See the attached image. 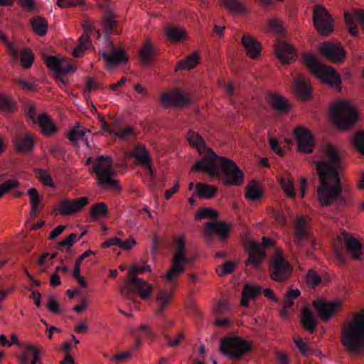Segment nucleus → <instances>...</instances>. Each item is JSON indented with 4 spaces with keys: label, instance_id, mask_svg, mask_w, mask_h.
<instances>
[{
    "label": "nucleus",
    "instance_id": "1",
    "mask_svg": "<svg viewBox=\"0 0 364 364\" xmlns=\"http://www.w3.org/2000/svg\"><path fill=\"white\" fill-rule=\"evenodd\" d=\"M321 158L314 162L319 178L317 195L320 204L323 206H330L333 203L342 207L348 205V198L342 194L339 176L341 156L338 151L332 144L323 146Z\"/></svg>",
    "mask_w": 364,
    "mask_h": 364
},
{
    "label": "nucleus",
    "instance_id": "2",
    "mask_svg": "<svg viewBox=\"0 0 364 364\" xmlns=\"http://www.w3.org/2000/svg\"><path fill=\"white\" fill-rule=\"evenodd\" d=\"M186 137L190 145L203 156L196 161L191 171H202L212 178H219L226 186H239L243 183V172L235 161L217 155L207 146L203 138L193 130H189Z\"/></svg>",
    "mask_w": 364,
    "mask_h": 364
},
{
    "label": "nucleus",
    "instance_id": "3",
    "mask_svg": "<svg viewBox=\"0 0 364 364\" xmlns=\"http://www.w3.org/2000/svg\"><path fill=\"white\" fill-rule=\"evenodd\" d=\"M174 252L171 261V267L164 277L166 282L171 285V289H161L157 292L156 314H162L168 306L172 299V291L177 284L179 277L186 271V266L193 261L187 255L186 241L184 236H178L173 240Z\"/></svg>",
    "mask_w": 364,
    "mask_h": 364
},
{
    "label": "nucleus",
    "instance_id": "4",
    "mask_svg": "<svg viewBox=\"0 0 364 364\" xmlns=\"http://www.w3.org/2000/svg\"><path fill=\"white\" fill-rule=\"evenodd\" d=\"M341 342L351 354L364 353V309L355 313L341 328Z\"/></svg>",
    "mask_w": 364,
    "mask_h": 364
},
{
    "label": "nucleus",
    "instance_id": "5",
    "mask_svg": "<svg viewBox=\"0 0 364 364\" xmlns=\"http://www.w3.org/2000/svg\"><path fill=\"white\" fill-rule=\"evenodd\" d=\"M92 163L95 164L92 171L96 174L99 186L103 189L119 190V181L114 179L116 172L112 166V158L102 155L95 161L92 157L87 158L86 164Z\"/></svg>",
    "mask_w": 364,
    "mask_h": 364
},
{
    "label": "nucleus",
    "instance_id": "6",
    "mask_svg": "<svg viewBox=\"0 0 364 364\" xmlns=\"http://www.w3.org/2000/svg\"><path fill=\"white\" fill-rule=\"evenodd\" d=\"M333 123L339 129H347L358 119L355 107L348 101H339L330 110Z\"/></svg>",
    "mask_w": 364,
    "mask_h": 364
},
{
    "label": "nucleus",
    "instance_id": "7",
    "mask_svg": "<svg viewBox=\"0 0 364 364\" xmlns=\"http://www.w3.org/2000/svg\"><path fill=\"white\" fill-rule=\"evenodd\" d=\"M303 62L306 66L322 82L331 86H339L341 83L340 75L332 68L320 63V61L311 53L303 55Z\"/></svg>",
    "mask_w": 364,
    "mask_h": 364
},
{
    "label": "nucleus",
    "instance_id": "8",
    "mask_svg": "<svg viewBox=\"0 0 364 364\" xmlns=\"http://www.w3.org/2000/svg\"><path fill=\"white\" fill-rule=\"evenodd\" d=\"M220 350L230 358L240 359L251 350V346L239 336H227L221 340Z\"/></svg>",
    "mask_w": 364,
    "mask_h": 364
},
{
    "label": "nucleus",
    "instance_id": "9",
    "mask_svg": "<svg viewBox=\"0 0 364 364\" xmlns=\"http://www.w3.org/2000/svg\"><path fill=\"white\" fill-rule=\"evenodd\" d=\"M269 269L272 280L277 282H284L291 277L293 267L284 257L282 253L278 251L271 259Z\"/></svg>",
    "mask_w": 364,
    "mask_h": 364
},
{
    "label": "nucleus",
    "instance_id": "10",
    "mask_svg": "<svg viewBox=\"0 0 364 364\" xmlns=\"http://www.w3.org/2000/svg\"><path fill=\"white\" fill-rule=\"evenodd\" d=\"M146 272H151L150 265L144 264L142 267L132 265L128 272L129 279L127 282L135 287L141 298L147 299L151 296L153 287L146 280L137 277V274H144Z\"/></svg>",
    "mask_w": 364,
    "mask_h": 364
},
{
    "label": "nucleus",
    "instance_id": "11",
    "mask_svg": "<svg viewBox=\"0 0 364 364\" xmlns=\"http://www.w3.org/2000/svg\"><path fill=\"white\" fill-rule=\"evenodd\" d=\"M274 245V240L267 237H262V244L251 242L249 245L248 258L245 262L246 266L252 265L255 269L259 268L267 257L264 247H272Z\"/></svg>",
    "mask_w": 364,
    "mask_h": 364
},
{
    "label": "nucleus",
    "instance_id": "12",
    "mask_svg": "<svg viewBox=\"0 0 364 364\" xmlns=\"http://www.w3.org/2000/svg\"><path fill=\"white\" fill-rule=\"evenodd\" d=\"M313 22L316 30L322 35H329L333 30V18L321 5H316L314 9Z\"/></svg>",
    "mask_w": 364,
    "mask_h": 364
},
{
    "label": "nucleus",
    "instance_id": "13",
    "mask_svg": "<svg viewBox=\"0 0 364 364\" xmlns=\"http://www.w3.org/2000/svg\"><path fill=\"white\" fill-rule=\"evenodd\" d=\"M106 48L100 50V53L107 67L112 68L128 60V57L123 49L116 47L109 39L106 41Z\"/></svg>",
    "mask_w": 364,
    "mask_h": 364
},
{
    "label": "nucleus",
    "instance_id": "14",
    "mask_svg": "<svg viewBox=\"0 0 364 364\" xmlns=\"http://www.w3.org/2000/svg\"><path fill=\"white\" fill-rule=\"evenodd\" d=\"M294 134L298 144L299 151L306 154L312 153L315 141L311 132L299 126L294 129Z\"/></svg>",
    "mask_w": 364,
    "mask_h": 364
},
{
    "label": "nucleus",
    "instance_id": "15",
    "mask_svg": "<svg viewBox=\"0 0 364 364\" xmlns=\"http://www.w3.org/2000/svg\"><path fill=\"white\" fill-rule=\"evenodd\" d=\"M341 305V302L339 301L328 302L322 299H318L313 301L314 307L319 317L323 321L329 320L338 310Z\"/></svg>",
    "mask_w": 364,
    "mask_h": 364
},
{
    "label": "nucleus",
    "instance_id": "16",
    "mask_svg": "<svg viewBox=\"0 0 364 364\" xmlns=\"http://www.w3.org/2000/svg\"><path fill=\"white\" fill-rule=\"evenodd\" d=\"M275 53L283 64H290L296 58L294 48L282 39L278 38L275 44Z\"/></svg>",
    "mask_w": 364,
    "mask_h": 364
},
{
    "label": "nucleus",
    "instance_id": "17",
    "mask_svg": "<svg viewBox=\"0 0 364 364\" xmlns=\"http://www.w3.org/2000/svg\"><path fill=\"white\" fill-rule=\"evenodd\" d=\"M47 66L58 75H68L75 71V68L66 59L50 55L46 59Z\"/></svg>",
    "mask_w": 364,
    "mask_h": 364
},
{
    "label": "nucleus",
    "instance_id": "18",
    "mask_svg": "<svg viewBox=\"0 0 364 364\" xmlns=\"http://www.w3.org/2000/svg\"><path fill=\"white\" fill-rule=\"evenodd\" d=\"M88 203L86 197L77 198L74 200L65 199L59 205L60 213L63 215H70L76 211L82 209Z\"/></svg>",
    "mask_w": 364,
    "mask_h": 364
},
{
    "label": "nucleus",
    "instance_id": "19",
    "mask_svg": "<svg viewBox=\"0 0 364 364\" xmlns=\"http://www.w3.org/2000/svg\"><path fill=\"white\" fill-rule=\"evenodd\" d=\"M16 149L23 154L30 153L34 148V138L31 133L18 134L14 138Z\"/></svg>",
    "mask_w": 364,
    "mask_h": 364
},
{
    "label": "nucleus",
    "instance_id": "20",
    "mask_svg": "<svg viewBox=\"0 0 364 364\" xmlns=\"http://www.w3.org/2000/svg\"><path fill=\"white\" fill-rule=\"evenodd\" d=\"M161 101L168 106H183L189 102L182 92L176 90L172 92H164L161 97Z\"/></svg>",
    "mask_w": 364,
    "mask_h": 364
},
{
    "label": "nucleus",
    "instance_id": "21",
    "mask_svg": "<svg viewBox=\"0 0 364 364\" xmlns=\"http://www.w3.org/2000/svg\"><path fill=\"white\" fill-rule=\"evenodd\" d=\"M307 222L304 217L296 219L294 225V242L299 247L301 244L309 239Z\"/></svg>",
    "mask_w": 364,
    "mask_h": 364
},
{
    "label": "nucleus",
    "instance_id": "22",
    "mask_svg": "<svg viewBox=\"0 0 364 364\" xmlns=\"http://www.w3.org/2000/svg\"><path fill=\"white\" fill-rule=\"evenodd\" d=\"M321 51L327 58L334 62H341L345 58V51L341 46L328 42L323 43Z\"/></svg>",
    "mask_w": 364,
    "mask_h": 364
},
{
    "label": "nucleus",
    "instance_id": "23",
    "mask_svg": "<svg viewBox=\"0 0 364 364\" xmlns=\"http://www.w3.org/2000/svg\"><path fill=\"white\" fill-rule=\"evenodd\" d=\"M204 231L210 242L212 240L211 234L213 232L217 233L221 239L224 240L229 235L230 226L225 223L209 222L207 223Z\"/></svg>",
    "mask_w": 364,
    "mask_h": 364
},
{
    "label": "nucleus",
    "instance_id": "24",
    "mask_svg": "<svg viewBox=\"0 0 364 364\" xmlns=\"http://www.w3.org/2000/svg\"><path fill=\"white\" fill-rule=\"evenodd\" d=\"M242 43L250 58L256 59L260 55L261 45L252 36L244 34L242 37Z\"/></svg>",
    "mask_w": 364,
    "mask_h": 364
},
{
    "label": "nucleus",
    "instance_id": "25",
    "mask_svg": "<svg viewBox=\"0 0 364 364\" xmlns=\"http://www.w3.org/2000/svg\"><path fill=\"white\" fill-rule=\"evenodd\" d=\"M343 239L346 249L353 258L359 259L363 250L362 244L354 237L348 235L346 232H343Z\"/></svg>",
    "mask_w": 364,
    "mask_h": 364
},
{
    "label": "nucleus",
    "instance_id": "26",
    "mask_svg": "<svg viewBox=\"0 0 364 364\" xmlns=\"http://www.w3.org/2000/svg\"><path fill=\"white\" fill-rule=\"evenodd\" d=\"M9 50L13 59L17 60L19 58L22 63V66L24 68L28 69L32 66L34 56L33 52L30 49H23L19 55L18 50L14 46H11Z\"/></svg>",
    "mask_w": 364,
    "mask_h": 364
},
{
    "label": "nucleus",
    "instance_id": "27",
    "mask_svg": "<svg viewBox=\"0 0 364 364\" xmlns=\"http://www.w3.org/2000/svg\"><path fill=\"white\" fill-rule=\"evenodd\" d=\"M294 82V90L298 97L302 99H307L311 96V85L303 77H295Z\"/></svg>",
    "mask_w": 364,
    "mask_h": 364
},
{
    "label": "nucleus",
    "instance_id": "28",
    "mask_svg": "<svg viewBox=\"0 0 364 364\" xmlns=\"http://www.w3.org/2000/svg\"><path fill=\"white\" fill-rule=\"evenodd\" d=\"M38 124L45 136H50L57 132V127L47 114L41 113L38 116Z\"/></svg>",
    "mask_w": 364,
    "mask_h": 364
},
{
    "label": "nucleus",
    "instance_id": "29",
    "mask_svg": "<svg viewBox=\"0 0 364 364\" xmlns=\"http://www.w3.org/2000/svg\"><path fill=\"white\" fill-rule=\"evenodd\" d=\"M301 321L303 327L309 332L314 333L316 331V319L308 306L304 307L301 311Z\"/></svg>",
    "mask_w": 364,
    "mask_h": 364
},
{
    "label": "nucleus",
    "instance_id": "30",
    "mask_svg": "<svg viewBox=\"0 0 364 364\" xmlns=\"http://www.w3.org/2000/svg\"><path fill=\"white\" fill-rule=\"evenodd\" d=\"M269 103L271 107L279 113H286L290 109L287 100L277 94L270 95Z\"/></svg>",
    "mask_w": 364,
    "mask_h": 364
},
{
    "label": "nucleus",
    "instance_id": "31",
    "mask_svg": "<svg viewBox=\"0 0 364 364\" xmlns=\"http://www.w3.org/2000/svg\"><path fill=\"white\" fill-rule=\"evenodd\" d=\"M261 293V289L258 287L246 284L242 292L241 305L249 306L250 299H255Z\"/></svg>",
    "mask_w": 364,
    "mask_h": 364
},
{
    "label": "nucleus",
    "instance_id": "32",
    "mask_svg": "<svg viewBox=\"0 0 364 364\" xmlns=\"http://www.w3.org/2000/svg\"><path fill=\"white\" fill-rule=\"evenodd\" d=\"M132 156L137 160L139 164L141 165H149L151 162V156L143 145H136L133 150Z\"/></svg>",
    "mask_w": 364,
    "mask_h": 364
},
{
    "label": "nucleus",
    "instance_id": "33",
    "mask_svg": "<svg viewBox=\"0 0 364 364\" xmlns=\"http://www.w3.org/2000/svg\"><path fill=\"white\" fill-rule=\"evenodd\" d=\"M220 4L231 14H245V6L238 0H220Z\"/></svg>",
    "mask_w": 364,
    "mask_h": 364
},
{
    "label": "nucleus",
    "instance_id": "34",
    "mask_svg": "<svg viewBox=\"0 0 364 364\" xmlns=\"http://www.w3.org/2000/svg\"><path fill=\"white\" fill-rule=\"evenodd\" d=\"M199 63L198 52L188 56L186 59L180 60L176 67L175 70H191L195 68Z\"/></svg>",
    "mask_w": 364,
    "mask_h": 364
},
{
    "label": "nucleus",
    "instance_id": "35",
    "mask_svg": "<svg viewBox=\"0 0 364 364\" xmlns=\"http://www.w3.org/2000/svg\"><path fill=\"white\" fill-rule=\"evenodd\" d=\"M139 331H144L147 337L150 339H154L155 338V333L152 331V330L147 325H141L139 327L138 329H134L133 333L135 336V343L132 346V350H137L140 346H141V338L138 334Z\"/></svg>",
    "mask_w": 364,
    "mask_h": 364
},
{
    "label": "nucleus",
    "instance_id": "36",
    "mask_svg": "<svg viewBox=\"0 0 364 364\" xmlns=\"http://www.w3.org/2000/svg\"><path fill=\"white\" fill-rule=\"evenodd\" d=\"M102 129L112 135L116 136L121 139H125L127 136L131 135L133 132V130L131 127H125L122 129V131H114L109 123H107L106 121L102 120L101 123Z\"/></svg>",
    "mask_w": 364,
    "mask_h": 364
},
{
    "label": "nucleus",
    "instance_id": "37",
    "mask_svg": "<svg viewBox=\"0 0 364 364\" xmlns=\"http://www.w3.org/2000/svg\"><path fill=\"white\" fill-rule=\"evenodd\" d=\"M31 205V215L34 218L38 216L39 204L41 203L42 198L39 196L38 190L35 188H30L28 191Z\"/></svg>",
    "mask_w": 364,
    "mask_h": 364
},
{
    "label": "nucleus",
    "instance_id": "38",
    "mask_svg": "<svg viewBox=\"0 0 364 364\" xmlns=\"http://www.w3.org/2000/svg\"><path fill=\"white\" fill-rule=\"evenodd\" d=\"M217 188L213 186H210L203 183H198L196 184V192L200 198H213L217 193Z\"/></svg>",
    "mask_w": 364,
    "mask_h": 364
},
{
    "label": "nucleus",
    "instance_id": "39",
    "mask_svg": "<svg viewBox=\"0 0 364 364\" xmlns=\"http://www.w3.org/2000/svg\"><path fill=\"white\" fill-rule=\"evenodd\" d=\"M31 24L33 30L40 36H43L48 31L47 21L39 16L34 17L31 20Z\"/></svg>",
    "mask_w": 364,
    "mask_h": 364
},
{
    "label": "nucleus",
    "instance_id": "40",
    "mask_svg": "<svg viewBox=\"0 0 364 364\" xmlns=\"http://www.w3.org/2000/svg\"><path fill=\"white\" fill-rule=\"evenodd\" d=\"M165 32L168 40L172 42L181 41L184 40L186 36V34L183 31L174 26L166 27Z\"/></svg>",
    "mask_w": 364,
    "mask_h": 364
},
{
    "label": "nucleus",
    "instance_id": "41",
    "mask_svg": "<svg viewBox=\"0 0 364 364\" xmlns=\"http://www.w3.org/2000/svg\"><path fill=\"white\" fill-rule=\"evenodd\" d=\"M82 28L84 33L80 37L79 42H80L82 46L89 48L91 43L90 33L93 31L94 27L90 22L85 21L82 23Z\"/></svg>",
    "mask_w": 364,
    "mask_h": 364
},
{
    "label": "nucleus",
    "instance_id": "42",
    "mask_svg": "<svg viewBox=\"0 0 364 364\" xmlns=\"http://www.w3.org/2000/svg\"><path fill=\"white\" fill-rule=\"evenodd\" d=\"M155 50L150 43H146L140 50L139 55L142 63L147 65L151 63Z\"/></svg>",
    "mask_w": 364,
    "mask_h": 364
},
{
    "label": "nucleus",
    "instance_id": "43",
    "mask_svg": "<svg viewBox=\"0 0 364 364\" xmlns=\"http://www.w3.org/2000/svg\"><path fill=\"white\" fill-rule=\"evenodd\" d=\"M89 132V130L80 129L79 127H74L68 132V138L73 144H77L79 140H84L87 143V140L84 136L85 133Z\"/></svg>",
    "mask_w": 364,
    "mask_h": 364
},
{
    "label": "nucleus",
    "instance_id": "44",
    "mask_svg": "<svg viewBox=\"0 0 364 364\" xmlns=\"http://www.w3.org/2000/svg\"><path fill=\"white\" fill-rule=\"evenodd\" d=\"M90 213L95 220L106 216L108 214V208L105 203H97L91 207Z\"/></svg>",
    "mask_w": 364,
    "mask_h": 364
},
{
    "label": "nucleus",
    "instance_id": "45",
    "mask_svg": "<svg viewBox=\"0 0 364 364\" xmlns=\"http://www.w3.org/2000/svg\"><path fill=\"white\" fill-rule=\"evenodd\" d=\"M279 182L282 188L283 189L286 195L289 198H294L296 193L293 181L289 177L284 176L280 178Z\"/></svg>",
    "mask_w": 364,
    "mask_h": 364
},
{
    "label": "nucleus",
    "instance_id": "46",
    "mask_svg": "<svg viewBox=\"0 0 364 364\" xmlns=\"http://www.w3.org/2000/svg\"><path fill=\"white\" fill-rule=\"evenodd\" d=\"M263 196V191L257 184L250 186L246 191L245 196L250 200H259Z\"/></svg>",
    "mask_w": 364,
    "mask_h": 364
},
{
    "label": "nucleus",
    "instance_id": "47",
    "mask_svg": "<svg viewBox=\"0 0 364 364\" xmlns=\"http://www.w3.org/2000/svg\"><path fill=\"white\" fill-rule=\"evenodd\" d=\"M344 20L350 33L353 36H358V26L355 22L353 16L348 12H346L344 14Z\"/></svg>",
    "mask_w": 364,
    "mask_h": 364
},
{
    "label": "nucleus",
    "instance_id": "48",
    "mask_svg": "<svg viewBox=\"0 0 364 364\" xmlns=\"http://www.w3.org/2000/svg\"><path fill=\"white\" fill-rule=\"evenodd\" d=\"M104 25L107 35H111L117 33L114 29L116 28V21L114 16L111 13H107L104 18Z\"/></svg>",
    "mask_w": 364,
    "mask_h": 364
},
{
    "label": "nucleus",
    "instance_id": "49",
    "mask_svg": "<svg viewBox=\"0 0 364 364\" xmlns=\"http://www.w3.org/2000/svg\"><path fill=\"white\" fill-rule=\"evenodd\" d=\"M218 218V213L215 210L208 208L200 209L196 214V218L198 220L204 218L217 219Z\"/></svg>",
    "mask_w": 364,
    "mask_h": 364
},
{
    "label": "nucleus",
    "instance_id": "50",
    "mask_svg": "<svg viewBox=\"0 0 364 364\" xmlns=\"http://www.w3.org/2000/svg\"><path fill=\"white\" fill-rule=\"evenodd\" d=\"M236 264L233 261H227L225 262L221 267L218 269H217L218 274L220 277H223L226 274L232 273L235 268Z\"/></svg>",
    "mask_w": 364,
    "mask_h": 364
},
{
    "label": "nucleus",
    "instance_id": "51",
    "mask_svg": "<svg viewBox=\"0 0 364 364\" xmlns=\"http://www.w3.org/2000/svg\"><path fill=\"white\" fill-rule=\"evenodd\" d=\"M306 282L309 287L314 288L321 282V278L315 271L310 270L306 275Z\"/></svg>",
    "mask_w": 364,
    "mask_h": 364
},
{
    "label": "nucleus",
    "instance_id": "52",
    "mask_svg": "<svg viewBox=\"0 0 364 364\" xmlns=\"http://www.w3.org/2000/svg\"><path fill=\"white\" fill-rule=\"evenodd\" d=\"M18 186V181L15 179L8 180L2 184H0V198H1L9 191L16 188Z\"/></svg>",
    "mask_w": 364,
    "mask_h": 364
},
{
    "label": "nucleus",
    "instance_id": "53",
    "mask_svg": "<svg viewBox=\"0 0 364 364\" xmlns=\"http://www.w3.org/2000/svg\"><path fill=\"white\" fill-rule=\"evenodd\" d=\"M269 28L271 31L274 33L282 36L284 34V28L279 21L277 19L273 18L269 21L268 23Z\"/></svg>",
    "mask_w": 364,
    "mask_h": 364
},
{
    "label": "nucleus",
    "instance_id": "54",
    "mask_svg": "<svg viewBox=\"0 0 364 364\" xmlns=\"http://www.w3.org/2000/svg\"><path fill=\"white\" fill-rule=\"evenodd\" d=\"M38 179L46 186L53 187L54 184L51 176L46 170L40 169L38 172Z\"/></svg>",
    "mask_w": 364,
    "mask_h": 364
},
{
    "label": "nucleus",
    "instance_id": "55",
    "mask_svg": "<svg viewBox=\"0 0 364 364\" xmlns=\"http://www.w3.org/2000/svg\"><path fill=\"white\" fill-rule=\"evenodd\" d=\"M77 240V235L75 233H71L68 237L65 238L63 240L60 241L58 244V248L61 250L63 247H67L70 248L75 243Z\"/></svg>",
    "mask_w": 364,
    "mask_h": 364
},
{
    "label": "nucleus",
    "instance_id": "56",
    "mask_svg": "<svg viewBox=\"0 0 364 364\" xmlns=\"http://www.w3.org/2000/svg\"><path fill=\"white\" fill-rule=\"evenodd\" d=\"M26 349L31 352L32 354V360L31 364H41V358L40 357L41 352L39 349H38L36 346L32 345H28L26 347Z\"/></svg>",
    "mask_w": 364,
    "mask_h": 364
},
{
    "label": "nucleus",
    "instance_id": "57",
    "mask_svg": "<svg viewBox=\"0 0 364 364\" xmlns=\"http://www.w3.org/2000/svg\"><path fill=\"white\" fill-rule=\"evenodd\" d=\"M353 144L360 153L364 155V132H359L354 136Z\"/></svg>",
    "mask_w": 364,
    "mask_h": 364
},
{
    "label": "nucleus",
    "instance_id": "58",
    "mask_svg": "<svg viewBox=\"0 0 364 364\" xmlns=\"http://www.w3.org/2000/svg\"><path fill=\"white\" fill-rule=\"evenodd\" d=\"M14 105L13 102L9 100L6 97L0 95V109L10 112L14 110Z\"/></svg>",
    "mask_w": 364,
    "mask_h": 364
},
{
    "label": "nucleus",
    "instance_id": "59",
    "mask_svg": "<svg viewBox=\"0 0 364 364\" xmlns=\"http://www.w3.org/2000/svg\"><path fill=\"white\" fill-rule=\"evenodd\" d=\"M83 3L82 0H58L57 4L60 8H67L80 5Z\"/></svg>",
    "mask_w": 364,
    "mask_h": 364
},
{
    "label": "nucleus",
    "instance_id": "60",
    "mask_svg": "<svg viewBox=\"0 0 364 364\" xmlns=\"http://www.w3.org/2000/svg\"><path fill=\"white\" fill-rule=\"evenodd\" d=\"M269 146H270L271 149L278 155H279V156L284 155V151L280 147L277 139L270 138L269 139Z\"/></svg>",
    "mask_w": 364,
    "mask_h": 364
},
{
    "label": "nucleus",
    "instance_id": "61",
    "mask_svg": "<svg viewBox=\"0 0 364 364\" xmlns=\"http://www.w3.org/2000/svg\"><path fill=\"white\" fill-rule=\"evenodd\" d=\"M272 215L279 225H284L286 224V217L283 212L274 210Z\"/></svg>",
    "mask_w": 364,
    "mask_h": 364
},
{
    "label": "nucleus",
    "instance_id": "62",
    "mask_svg": "<svg viewBox=\"0 0 364 364\" xmlns=\"http://www.w3.org/2000/svg\"><path fill=\"white\" fill-rule=\"evenodd\" d=\"M26 117L33 122L34 123H38L37 119L38 117H36V109L35 105H31L28 108V110L26 112Z\"/></svg>",
    "mask_w": 364,
    "mask_h": 364
},
{
    "label": "nucleus",
    "instance_id": "63",
    "mask_svg": "<svg viewBox=\"0 0 364 364\" xmlns=\"http://www.w3.org/2000/svg\"><path fill=\"white\" fill-rule=\"evenodd\" d=\"M19 2L23 8L29 11H33L36 9L34 0H19Z\"/></svg>",
    "mask_w": 364,
    "mask_h": 364
},
{
    "label": "nucleus",
    "instance_id": "64",
    "mask_svg": "<svg viewBox=\"0 0 364 364\" xmlns=\"http://www.w3.org/2000/svg\"><path fill=\"white\" fill-rule=\"evenodd\" d=\"M119 243H121V239L118 237H112L106 240L105 242L102 243V248H107L113 245L118 246L119 245Z\"/></svg>",
    "mask_w": 364,
    "mask_h": 364
}]
</instances>
